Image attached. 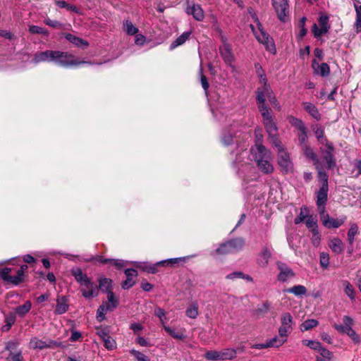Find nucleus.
I'll return each mask as SVG.
<instances>
[{"mask_svg":"<svg viewBox=\"0 0 361 361\" xmlns=\"http://www.w3.org/2000/svg\"><path fill=\"white\" fill-rule=\"evenodd\" d=\"M308 213L309 210L306 207H301L299 215L297 216L294 219L295 224H299L304 221L305 219H307V217L310 216L308 215Z\"/></svg>","mask_w":361,"mask_h":361,"instance_id":"nucleus-50","label":"nucleus"},{"mask_svg":"<svg viewBox=\"0 0 361 361\" xmlns=\"http://www.w3.org/2000/svg\"><path fill=\"white\" fill-rule=\"evenodd\" d=\"M130 354L133 355L137 361H150V360L145 355L136 350H131Z\"/></svg>","mask_w":361,"mask_h":361,"instance_id":"nucleus-64","label":"nucleus"},{"mask_svg":"<svg viewBox=\"0 0 361 361\" xmlns=\"http://www.w3.org/2000/svg\"><path fill=\"white\" fill-rule=\"evenodd\" d=\"M204 357L207 360L218 361L221 360L220 351L217 350H209L204 354Z\"/></svg>","mask_w":361,"mask_h":361,"instance_id":"nucleus-56","label":"nucleus"},{"mask_svg":"<svg viewBox=\"0 0 361 361\" xmlns=\"http://www.w3.org/2000/svg\"><path fill=\"white\" fill-rule=\"evenodd\" d=\"M29 32L32 34L49 35V32L47 29L37 25H30L29 27Z\"/></svg>","mask_w":361,"mask_h":361,"instance_id":"nucleus-60","label":"nucleus"},{"mask_svg":"<svg viewBox=\"0 0 361 361\" xmlns=\"http://www.w3.org/2000/svg\"><path fill=\"white\" fill-rule=\"evenodd\" d=\"M278 154V164L281 167V171L288 173L293 171V164L290 158V155L287 150L280 149Z\"/></svg>","mask_w":361,"mask_h":361,"instance_id":"nucleus-9","label":"nucleus"},{"mask_svg":"<svg viewBox=\"0 0 361 361\" xmlns=\"http://www.w3.org/2000/svg\"><path fill=\"white\" fill-rule=\"evenodd\" d=\"M123 27L126 32L129 35H134L138 32V29L129 20H126L123 22Z\"/></svg>","mask_w":361,"mask_h":361,"instance_id":"nucleus-49","label":"nucleus"},{"mask_svg":"<svg viewBox=\"0 0 361 361\" xmlns=\"http://www.w3.org/2000/svg\"><path fill=\"white\" fill-rule=\"evenodd\" d=\"M314 134L318 140V142L323 146L331 143L324 136V130L323 128H317L314 130Z\"/></svg>","mask_w":361,"mask_h":361,"instance_id":"nucleus-46","label":"nucleus"},{"mask_svg":"<svg viewBox=\"0 0 361 361\" xmlns=\"http://www.w3.org/2000/svg\"><path fill=\"white\" fill-rule=\"evenodd\" d=\"M27 269V266L26 264H23L18 270L16 276H11L10 274L12 271V269L5 267L0 270V277L6 283L17 286L23 281L24 272Z\"/></svg>","mask_w":361,"mask_h":361,"instance_id":"nucleus-4","label":"nucleus"},{"mask_svg":"<svg viewBox=\"0 0 361 361\" xmlns=\"http://www.w3.org/2000/svg\"><path fill=\"white\" fill-rule=\"evenodd\" d=\"M53 50H47L44 51L37 52L35 54L32 59L34 63H39L41 62H53Z\"/></svg>","mask_w":361,"mask_h":361,"instance_id":"nucleus-22","label":"nucleus"},{"mask_svg":"<svg viewBox=\"0 0 361 361\" xmlns=\"http://www.w3.org/2000/svg\"><path fill=\"white\" fill-rule=\"evenodd\" d=\"M182 260V258H172L166 260H162L160 262H158L155 264H149L147 262L141 263L140 265L137 266L138 268L142 269L143 271L150 273V274H155L158 271L157 267L159 266H165V265H172L175 263H177Z\"/></svg>","mask_w":361,"mask_h":361,"instance_id":"nucleus-6","label":"nucleus"},{"mask_svg":"<svg viewBox=\"0 0 361 361\" xmlns=\"http://www.w3.org/2000/svg\"><path fill=\"white\" fill-rule=\"evenodd\" d=\"M185 314L191 319H196L199 314L197 302H192L185 310Z\"/></svg>","mask_w":361,"mask_h":361,"instance_id":"nucleus-35","label":"nucleus"},{"mask_svg":"<svg viewBox=\"0 0 361 361\" xmlns=\"http://www.w3.org/2000/svg\"><path fill=\"white\" fill-rule=\"evenodd\" d=\"M264 125L269 135H274L275 134H277L278 128L273 119L265 121Z\"/></svg>","mask_w":361,"mask_h":361,"instance_id":"nucleus-47","label":"nucleus"},{"mask_svg":"<svg viewBox=\"0 0 361 361\" xmlns=\"http://www.w3.org/2000/svg\"><path fill=\"white\" fill-rule=\"evenodd\" d=\"M254 159L259 169L265 174L271 173L274 166L270 162V152L264 145L257 143L255 148L251 149Z\"/></svg>","mask_w":361,"mask_h":361,"instance_id":"nucleus-1","label":"nucleus"},{"mask_svg":"<svg viewBox=\"0 0 361 361\" xmlns=\"http://www.w3.org/2000/svg\"><path fill=\"white\" fill-rule=\"evenodd\" d=\"M257 39L262 44L266 46L267 49L272 54L276 53V48L274 40L269 35L263 30L262 25L259 24V32L255 33Z\"/></svg>","mask_w":361,"mask_h":361,"instance_id":"nucleus-12","label":"nucleus"},{"mask_svg":"<svg viewBox=\"0 0 361 361\" xmlns=\"http://www.w3.org/2000/svg\"><path fill=\"white\" fill-rule=\"evenodd\" d=\"M320 220L323 226L327 228H337L342 226L346 221V216H342L340 218L334 219L329 216L326 211L319 213Z\"/></svg>","mask_w":361,"mask_h":361,"instance_id":"nucleus-7","label":"nucleus"},{"mask_svg":"<svg viewBox=\"0 0 361 361\" xmlns=\"http://www.w3.org/2000/svg\"><path fill=\"white\" fill-rule=\"evenodd\" d=\"M15 322H16L15 316L10 315V316L6 317V320H5L6 324L3 326L2 331H9L10 329L11 328L12 325L15 323Z\"/></svg>","mask_w":361,"mask_h":361,"instance_id":"nucleus-63","label":"nucleus"},{"mask_svg":"<svg viewBox=\"0 0 361 361\" xmlns=\"http://www.w3.org/2000/svg\"><path fill=\"white\" fill-rule=\"evenodd\" d=\"M269 136L270 137L271 144L276 149L277 152H279L280 149H285V148L281 144V142L279 140L277 134Z\"/></svg>","mask_w":361,"mask_h":361,"instance_id":"nucleus-61","label":"nucleus"},{"mask_svg":"<svg viewBox=\"0 0 361 361\" xmlns=\"http://www.w3.org/2000/svg\"><path fill=\"white\" fill-rule=\"evenodd\" d=\"M221 360H231L236 357L237 350L234 348H224L220 350Z\"/></svg>","mask_w":361,"mask_h":361,"instance_id":"nucleus-31","label":"nucleus"},{"mask_svg":"<svg viewBox=\"0 0 361 361\" xmlns=\"http://www.w3.org/2000/svg\"><path fill=\"white\" fill-rule=\"evenodd\" d=\"M359 233V228L355 223L350 224V228L348 231V240L350 245H353L355 241V235Z\"/></svg>","mask_w":361,"mask_h":361,"instance_id":"nucleus-41","label":"nucleus"},{"mask_svg":"<svg viewBox=\"0 0 361 361\" xmlns=\"http://www.w3.org/2000/svg\"><path fill=\"white\" fill-rule=\"evenodd\" d=\"M293 319L289 312L283 313L281 316V326L279 328V336L288 337L293 330Z\"/></svg>","mask_w":361,"mask_h":361,"instance_id":"nucleus-11","label":"nucleus"},{"mask_svg":"<svg viewBox=\"0 0 361 361\" xmlns=\"http://www.w3.org/2000/svg\"><path fill=\"white\" fill-rule=\"evenodd\" d=\"M304 109L317 121L321 119V114L314 104L310 102H302Z\"/></svg>","mask_w":361,"mask_h":361,"instance_id":"nucleus-28","label":"nucleus"},{"mask_svg":"<svg viewBox=\"0 0 361 361\" xmlns=\"http://www.w3.org/2000/svg\"><path fill=\"white\" fill-rule=\"evenodd\" d=\"M111 306L107 303L100 305L97 311V319L102 322L105 319V314L109 310H111Z\"/></svg>","mask_w":361,"mask_h":361,"instance_id":"nucleus-42","label":"nucleus"},{"mask_svg":"<svg viewBox=\"0 0 361 361\" xmlns=\"http://www.w3.org/2000/svg\"><path fill=\"white\" fill-rule=\"evenodd\" d=\"M329 19L328 16L322 14L318 19V25L316 23L313 25L312 30L315 38H319L329 32L330 29Z\"/></svg>","mask_w":361,"mask_h":361,"instance_id":"nucleus-8","label":"nucleus"},{"mask_svg":"<svg viewBox=\"0 0 361 361\" xmlns=\"http://www.w3.org/2000/svg\"><path fill=\"white\" fill-rule=\"evenodd\" d=\"M53 62L63 67L89 63L85 61H80L75 59L73 54L68 52L61 51H54Z\"/></svg>","mask_w":361,"mask_h":361,"instance_id":"nucleus-3","label":"nucleus"},{"mask_svg":"<svg viewBox=\"0 0 361 361\" xmlns=\"http://www.w3.org/2000/svg\"><path fill=\"white\" fill-rule=\"evenodd\" d=\"M32 307V303L30 300H27L23 305H19L15 308V313L20 317H23Z\"/></svg>","mask_w":361,"mask_h":361,"instance_id":"nucleus-33","label":"nucleus"},{"mask_svg":"<svg viewBox=\"0 0 361 361\" xmlns=\"http://www.w3.org/2000/svg\"><path fill=\"white\" fill-rule=\"evenodd\" d=\"M271 255L270 250L267 247H263L259 257L257 258V264L262 267H267Z\"/></svg>","mask_w":361,"mask_h":361,"instance_id":"nucleus-24","label":"nucleus"},{"mask_svg":"<svg viewBox=\"0 0 361 361\" xmlns=\"http://www.w3.org/2000/svg\"><path fill=\"white\" fill-rule=\"evenodd\" d=\"M258 109H259V111H260V113L262 114V116L263 120H264V123L265 121L273 119L271 114V110L266 105L265 106L260 105V106H259Z\"/></svg>","mask_w":361,"mask_h":361,"instance_id":"nucleus-55","label":"nucleus"},{"mask_svg":"<svg viewBox=\"0 0 361 361\" xmlns=\"http://www.w3.org/2000/svg\"><path fill=\"white\" fill-rule=\"evenodd\" d=\"M326 149L322 147L320 148V152L322 154V161H320L323 166V170L324 168L328 170L334 169L336 167V160L334 157L335 148L333 143H329L324 145Z\"/></svg>","mask_w":361,"mask_h":361,"instance_id":"nucleus-5","label":"nucleus"},{"mask_svg":"<svg viewBox=\"0 0 361 361\" xmlns=\"http://www.w3.org/2000/svg\"><path fill=\"white\" fill-rule=\"evenodd\" d=\"M266 91L264 90V85L263 86L262 89H258L257 91V97L256 99L257 102L258 106L260 105L265 106V101H266Z\"/></svg>","mask_w":361,"mask_h":361,"instance_id":"nucleus-54","label":"nucleus"},{"mask_svg":"<svg viewBox=\"0 0 361 361\" xmlns=\"http://www.w3.org/2000/svg\"><path fill=\"white\" fill-rule=\"evenodd\" d=\"M319 351L322 357L317 356L316 357L317 361H329L334 357V355L331 351L322 346H321V349H319Z\"/></svg>","mask_w":361,"mask_h":361,"instance_id":"nucleus-45","label":"nucleus"},{"mask_svg":"<svg viewBox=\"0 0 361 361\" xmlns=\"http://www.w3.org/2000/svg\"><path fill=\"white\" fill-rule=\"evenodd\" d=\"M96 330L97 335H98L102 341L110 336L108 327L97 326L96 327Z\"/></svg>","mask_w":361,"mask_h":361,"instance_id":"nucleus-59","label":"nucleus"},{"mask_svg":"<svg viewBox=\"0 0 361 361\" xmlns=\"http://www.w3.org/2000/svg\"><path fill=\"white\" fill-rule=\"evenodd\" d=\"M288 121L290 124H291L293 126L297 128L299 132L307 129L305 123L300 118H298L293 116H289L288 117Z\"/></svg>","mask_w":361,"mask_h":361,"instance_id":"nucleus-38","label":"nucleus"},{"mask_svg":"<svg viewBox=\"0 0 361 361\" xmlns=\"http://www.w3.org/2000/svg\"><path fill=\"white\" fill-rule=\"evenodd\" d=\"M302 150L303 152V154L305 155V157L313 161V164L314 165V166L317 171V174H319V171L325 172L323 170V166H322V163L319 160L317 154H315V152H314L312 148H311L308 145H304L302 147Z\"/></svg>","mask_w":361,"mask_h":361,"instance_id":"nucleus-15","label":"nucleus"},{"mask_svg":"<svg viewBox=\"0 0 361 361\" xmlns=\"http://www.w3.org/2000/svg\"><path fill=\"white\" fill-rule=\"evenodd\" d=\"M66 39L77 47H81L82 45L87 47L89 44L87 41L80 37H78L72 34H67L66 35Z\"/></svg>","mask_w":361,"mask_h":361,"instance_id":"nucleus-44","label":"nucleus"},{"mask_svg":"<svg viewBox=\"0 0 361 361\" xmlns=\"http://www.w3.org/2000/svg\"><path fill=\"white\" fill-rule=\"evenodd\" d=\"M164 329L168 334H169L173 338L176 339L183 340L185 338V336L183 332L176 331L169 326L164 325Z\"/></svg>","mask_w":361,"mask_h":361,"instance_id":"nucleus-52","label":"nucleus"},{"mask_svg":"<svg viewBox=\"0 0 361 361\" xmlns=\"http://www.w3.org/2000/svg\"><path fill=\"white\" fill-rule=\"evenodd\" d=\"M286 291L288 293H292L295 296L300 297L306 295L307 288L302 285H296L288 288Z\"/></svg>","mask_w":361,"mask_h":361,"instance_id":"nucleus-37","label":"nucleus"},{"mask_svg":"<svg viewBox=\"0 0 361 361\" xmlns=\"http://www.w3.org/2000/svg\"><path fill=\"white\" fill-rule=\"evenodd\" d=\"M343 324H334V327L341 334H348L350 331L353 329L352 328L353 325V319L347 315L343 317Z\"/></svg>","mask_w":361,"mask_h":361,"instance_id":"nucleus-20","label":"nucleus"},{"mask_svg":"<svg viewBox=\"0 0 361 361\" xmlns=\"http://www.w3.org/2000/svg\"><path fill=\"white\" fill-rule=\"evenodd\" d=\"M231 253L235 252L241 250L244 245V240L243 238H235L228 241Z\"/></svg>","mask_w":361,"mask_h":361,"instance_id":"nucleus-36","label":"nucleus"},{"mask_svg":"<svg viewBox=\"0 0 361 361\" xmlns=\"http://www.w3.org/2000/svg\"><path fill=\"white\" fill-rule=\"evenodd\" d=\"M279 273L277 276V279L281 282H286L288 280L295 276V273L286 264L278 262L276 263Z\"/></svg>","mask_w":361,"mask_h":361,"instance_id":"nucleus-13","label":"nucleus"},{"mask_svg":"<svg viewBox=\"0 0 361 361\" xmlns=\"http://www.w3.org/2000/svg\"><path fill=\"white\" fill-rule=\"evenodd\" d=\"M220 54L224 62L232 68L233 71H234L235 70V67L233 65V63L235 58L230 45L228 44H224L221 47Z\"/></svg>","mask_w":361,"mask_h":361,"instance_id":"nucleus-16","label":"nucleus"},{"mask_svg":"<svg viewBox=\"0 0 361 361\" xmlns=\"http://www.w3.org/2000/svg\"><path fill=\"white\" fill-rule=\"evenodd\" d=\"M61 346V343L51 339L42 340L37 337H33L30 341V347L33 349L42 350L44 348H55Z\"/></svg>","mask_w":361,"mask_h":361,"instance_id":"nucleus-10","label":"nucleus"},{"mask_svg":"<svg viewBox=\"0 0 361 361\" xmlns=\"http://www.w3.org/2000/svg\"><path fill=\"white\" fill-rule=\"evenodd\" d=\"M215 253L219 255L231 254V252L228 241L221 243L219 245V247L215 250Z\"/></svg>","mask_w":361,"mask_h":361,"instance_id":"nucleus-53","label":"nucleus"},{"mask_svg":"<svg viewBox=\"0 0 361 361\" xmlns=\"http://www.w3.org/2000/svg\"><path fill=\"white\" fill-rule=\"evenodd\" d=\"M71 274L75 277L76 281L79 283L81 286L86 283L87 281L90 280L87 274L82 271L80 268L73 269L71 270Z\"/></svg>","mask_w":361,"mask_h":361,"instance_id":"nucleus-25","label":"nucleus"},{"mask_svg":"<svg viewBox=\"0 0 361 361\" xmlns=\"http://www.w3.org/2000/svg\"><path fill=\"white\" fill-rule=\"evenodd\" d=\"M236 125H231L228 128L224 130L222 134V142L224 145L229 146L234 142L237 143V140H233V137L236 135Z\"/></svg>","mask_w":361,"mask_h":361,"instance_id":"nucleus-19","label":"nucleus"},{"mask_svg":"<svg viewBox=\"0 0 361 361\" xmlns=\"http://www.w3.org/2000/svg\"><path fill=\"white\" fill-rule=\"evenodd\" d=\"M154 315L157 316V317H159V319H160V322L161 324V325L164 326V325H166V312L165 311L161 309V307H155L154 308Z\"/></svg>","mask_w":361,"mask_h":361,"instance_id":"nucleus-58","label":"nucleus"},{"mask_svg":"<svg viewBox=\"0 0 361 361\" xmlns=\"http://www.w3.org/2000/svg\"><path fill=\"white\" fill-rule=\"evenodd\" d=\"M329 246L336 254H341L343 251V244L341 239L334 238L329 242Z\"/></svg>","mask_w":361,"mask_h":361,"instance_id":"nucleus-30","label":"nucleus"},{"mask_svg":"<svg viewBox=\"0 0 361 361\" xmlns=\"http://www.w3.org/2000/svg\"><path fill=\"white\" fill-rule=\"evenodd\" d=\"M272 4L279 20L285 21L288 13V4L287 1L279 0V1H276L275 0H272Z\"/></svg>","mask_w":361,"mask_h":361,"instance_id":"nucleus-14","label":"nucleus"},{"mask_svg":"<svg viewBox=\"0 0 361 361\" xmlns=\"http://www.w3.org/2000/svg\"><path fill=\"white\" fill-rule=\"evenodd\" d=\"M99 288L104 292L107 293L112 290V281L107 278H102L99 281Z\"/></svg>","mask_w":361,"mask_h":361,"instance_id":"nucleus-43","label":"nucleus"},{"mask_svg":"<svg viewBox=\"0 0 361 361\" xmlns=\"http://www.w3.org/2000/svg\"><path fill=\"white\" fill-rule=\"evenodd\" d=\"M341 283L343 286L345 294L350 298L351 301H355L356 290L353 286L347 280H343Z\"/></svg>","mask_w":361,"mask_h":361,"instance_id":"nucleus-29","label":"nucleus"},{"mask_svg":"<svg viewBox=\"0 0 361 361\" xmlns=\"http://www.w3.org/2000/svg\"><path fill=\"white\" fill-rule=\"evenodd\" d=\"M23 357L21 350H17L14 353H9L6 361H23Z\"/></svg>","mask_w":361,"mask_h":361,"instance_id":"nucleus-57","label":"nucleus"},{"mask_svg":"<svg viewBox=\"0 0 361 361\" xmlns=\"http://www.w3.org/2000/svg\"><path fill=\"white\" fill-rule=\"evenodd\" d=\"M307 228L311 231H318L317 220L316 217L310 215L305 221Z\"/></svg>","mask_w":361,"mask_h":361,"instance_id":"nucleus-48","label":"nucleus"},{"mask_svg":"<svg viewBox=\"0 0 361 361\" xmlns=\"http://www.w3.org/2000/svg\"><path fill=\"white\" fill-rule=\"evenodd\" d=\"M288 121L290 124H291L293 126L297 128L299 132L307 129L305 123L300 118H298L293 116H289L288 117Z\"/></svg>","mask_w":361,"mask_h":361,"instance_id":"nucleus-40","label":"nucleus"},{"mask_svg":"<svg viewBox=\"0 0 361 361\" xmlns=\"http://www.w3.org/2000/svg\"><path fill=\"white\" fill-rule=\"evenodd\" d=\"M263 80L264 82V90L266 91L267 97L268 98L269 101L273 105L274 107H276L278 109V110H280L281 106L279 105V103L276 99L275 95L274 94L272 90H271L270 87L268 85H267V79L265 77L263 78Z\"/></svg>","mask_w":361,"mask_h":361,"instance_id":"nucleus-26","label":"nucleus"},{"mask_svg":"<svg viewBox=\"0 0 361 361\" xmlns=\"http://www.w3.org/2000/svg\"><path fill=\"white\" fill-rule=\"evenodd\" d=\"M191 35V32H184L176 39L170 45V49H173L178 46L183 44Z\"/></svg>","mask_w":361,"mask_h":361,"instance_id":"nucleus-34","label":"nucleus"},{"mask_svg":"<svg viewBox=\"0 0 361 361\" xmlns=\"http://www.w3.org/2000/svg\"><path fill=\"white\" fill-rule=\"evenodd\" d=\"M318 321L314 319H307L303 322L300 326L302 331H308L318 325Z\"/></svg>","mask_w":361,"mask_h":361,"instance_id":"nucleus-51","label":"nucleus"},{"mask_svg":"<svg viewBox=\"0 0 361 361\" xmlns=\"http://www.w3.org/2000/svg\"><path fill=\"white\" fill-rule=\"evenodd\" d=\"M186 13L190 14L197 21H202L204 18V12L200 4L192 3L186 8Z\"/></svg>","mask_w":361,"mask_h":361,"instance_id":"nucleus-17","label":"nucleus"},{"mask_svg":"<svg viewBox=\"0 0 361 361\" xmlns=\"http://www.w3.org/2000/svg\"><path fill=\"white\" fill-rule=\"evenodd\" d=\"M286 336H276L275 337L267 341L269 348H279L287 341Z\"/></svg>","mask_w":361,"mask_h":361,"instance_id":"nucleus-32","label":"nucleus"},{"mask_svg":"<svg viewBox=\"0 0 361 361\" xmlns=\"http://www.w3.org/2000/svg\"><path fill=\"white\" fill-rule=\"evenodd\" d=\"M288 121L290 124H291L293 126L297 128L299 132L307 129L305 123L300 118H298L293 116H289L288 117Z\"/></svg>","mask_w":361,"mask_h":361,"instance_id":"nucleus-39","label":"nucleus"},{"mask_svg":"<svg viewBox=\"0 0 361 361\" xmlns=\"http://www.w3.org/2000/svg\"><path fill=\"white\" fill-rule=\"evenodd\" d=\"M68 300L66 297H59L56 300V306L55 309V313L58 314H62L68 310Z\"/></svg>","mask_w":361,"mask_h":361,"instance_id":"nucleus-27","label":"nucleus"},{"mask_svg":"<svg viewBox=\"0 0 361 361\" xmlns=\"http://www.w3.org/2000/svg\"><path fill=\"white\" fill-rule=\"evenodd\" d=\"M82 286L83 288H82L80 290L84 298H92L98 295V288L97 285L90 280L87 281Z\"/></svg>","mask_w":361,"mask_h":361,"instance_id":"nucleus-18","label":"nucleus"},{"mask_svg":"<svg viewBox=\"0 0 361 361\" xmlns=\"http://www.w3.org/2000/svg\"><path fill=\"white\" fill-rule=\"evenodd\" d=\"M318 180L322 183L319 190L316 192L317 206L318 207L319 213L326 211V204L328 200L329 176L326 172H320L317 174Z\"/></svg>","mask_w":361,"mask_h":361,"instance_id":"nucleus-2","label":"nucleus"},{"mask_svg":"<svg viewBox=\"0 0 361 361\" xmlns=\"http://www.w3.org/2000/svg\"><path fill=\"white\" fill-rule=\"evenodd\" d=\"M125 274L126 275L127 279L123 281L121 287L123 289H128L135 285V281L133 279L137 276V272L135 269H127L125 271Z\"/></svg>","mask_w":361,"mask_h":361,"instance_id":"nucleus-23","label":"nucleus"},{"mask_svg":"<svg viewBox=\"0 0 361 361\" xmlns=\"http://www.w3.org/2000/svg\"><path fill=\"white\" fill-rule=\"evenodd\" d=\"M302 343L311 349L318 350L321 349V343L319 341L312 340H303Z\"/></svg>","mask_w":361,"mask_h":361,"instance_id":"nucleus-62","label":"nucleus"},{"mask_svg":"<svg viewBox=\"0 0 361 361\" xmlns=\"http://www.w3.org/2000/svg\"><path fill=\"white\" fill-rule=\"evenodd\" d=\"M312 67L314 73L320 76L326 77L330 73V68L326 63L320 64L317 60L314 59L312 62Z\"/></svg>","mask_w":361,"mask_h":361,"instance_id":"nucleus-21","label":"nucleus"}]
</instances>
